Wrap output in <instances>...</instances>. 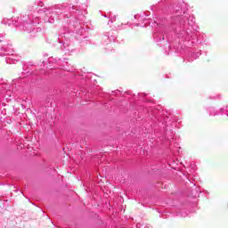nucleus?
Wrapping results in <instances>:
<instances>
[{
	"instance_id": "1",
	"label": "nucleus",
	"mask_w": 228,
	"mask_h": 228,
	"mask_svg": "<svg viewBox=\"0 0 228 228\" xmlns=\"http://www.w3.org/2000/svg\"><path fill=\"white\" fill-rule=\"evenodd\" d=\"M37 12H34V14L30 12L29 14H25L20 18H18L15 20L9 19L4 20V24L8 26H15L19 29H23V31H38V28H35L37 24H40V20H43L44 22H49L50 24H54V15L55 12L53 9L44 7V2L37 1L35 3Z\"/></svg>"
},
{
	"instance_id": "7",
	"label": "nucleus",
	"mask_w": 228,
	"mask_h": 228,
	"mask_svg": "<svg viewBox=\"0 0 228 228\" xmlns=\"http://www.w3.org/2000/svg\"><path fill=\"white\" fill-rule=\"evenodd\" d=\"M207 113L209 115V117H216V115H221L220 109L216 110L215 107H208L207 109Z\"/></svg>"
},
{
	"instance_id": "15",
	"label": "nucleus",
	"mask_w": 228,
	"mask_h": 228,
	"mask_svg": "<svg viewBox=\"0 0 228 228\" xmlns=\"http://www.w3.org/2000/svg\"><path fill=\"white\" fill-rule=\"evenodd\" d=\"M119 92H120V91H116V92H114V94H118Z\"/></svg>"
},
{
	"instance_id": "18",
	"label": "nucleus",
	"mask_w": 228,
	"mask_h": 228,
	"mask_svg": "<svg viewBox=\"0 0 228 228\" xmlns=\"http://www.w3.org/2000/svg\"><path fill=\"white\" fill-rule=\"evenodd\" d=\"M3 35L0 34V38H2Z\"/></svg>"
},
{
	"instance_id": "12",
	"label": "nucleus",
	"mask_w": 228,
	"mask_h": 228,
	"mask_svg": "<svg viewBox=\"0 0 228 228\" xmlns=\"http://www.w3.org/2000/svg\"><path fill=\"white\" fill-rule=\"evenodd\" d=\"M124 26H125L124 24H121V26H118V29H122V28H124Z\"/></svg>"
},
{
	"instance_id": "6",
	"label": "nucleus",
	"mask_w": 228,
	"mask_h": 228,
	"mask_svg": "<svg viewBox=\"0 0 228 228\" xmlns=\"http://www.w3.org/2000/svg\"><path fill=\"white\" fill-rule=\"evenodd\" d=\"M58 40L61 51H70V45L69 44V40L63 37L59 38Z\"/></svg>"
},
{
	"instance_id": "13",
	"label": "nucleus",
	"mask_w": 228,
	"mask_h": 228,
	"mask_svg": "<svg viewBox=\"0 0 228 228\" xmlns=\"http://www.w3.org/2000/svg\"><path fill=\"white\" fill-rule=\"evenodd\" d=\"M27 67H28V66H26V65L23 66V70H24V72H26Z\"/></svg>"
},
{
	"instance_id": "16",
	"label": "nucleus",
	"mask_w": 228,
	"mask_h": 228,
	"mask_svg": "<svg viewBox=\"0 0 228 228\" xmlns=\"http://www.w3.org/2000/svg\"><path fill=\"white\" fill-rule=\"evenodd\" d=\"M16 81H17V80H13V81H12V83H14V84H15V82H16Z\"/></svg>"
},
{
	"instance_id": "2",
	"label": "nucleus",
	"mask_w": 228,
	"mask_h": 228,
	"mask_svg": "<svg viewBox=\"0 0 228 228\" xmlns=\"http://www.w3.org/2000/svg\"><path fill=\"white\" fill-rule=\"evenodd\" d=\"M174 16L171 19V24L175 26V31L183 38L190 37L193 38L195 31L199 27L195 25V17L190 15L186 10H183L181 6L173 7Z\"/></svg>"
},
{
	"instance_id": "3",
	"label": "nucleus",
	"mask_w": 228,
	"mask_h": 228,
	"mask_svg": "<svg viewBox=\"0 0 228 228\" xmlns=\"http://www.w3.org/2000/svg\"><path fill=\"white\" fill-rule=\"evenodd\" d=\"M59 8L60 10H69V16H68L67 19H69V23L72 26H79V24L85 20V14H83V11H81L77 6L62 4Z\"/></svg>"
},
{
	"instance_id": "21",
	"label": "nucleus",
	"mask_w": 228,
	"mask_h": 228,
	"mask_svg": "<svg viewBox=\"0 0 228 228\" xmlns=\"http://www.w3.org/2000/svg\"><path fill=\"white\" fill-rule=\"evenodd\" d=\"M145 228H149V227L146 226Z\"/></svg>"
},
{
	"instance_id": "14",
	"label": "nucleus",
	"mask_w": 228,
	"mask_h": 228,
	"mask_svg": "<svg viewBox=\"0 0 228 228\" xmlns=\"http://www.w3.org/2000/svg\"><path fill=\"white\" fill-rule=\"evenodd\" d=\"M29 12H33V7L28 8Z\"/></svg>"
},
{
	"instance_id": "9",
	"label": "nucleus",
	"mask_w": 228,
	"mask_h": 228,
	"mask_svg": "<svg viewBox=\"0 0 228 228\" xmlns=\"http://www.w3.org/2000/svg\"><path fill=\"white\" fill-rule=\"evenodd\" d=\"M104 17H108L110 19L108 24H110V22L113 23V22H115V20H117V16L111 14V12L108 13L107 15H104Z\"/></svg>"
},
{
	"instance_id": "19",
	"label": "nucleus",
	"mask_w": 228,
	"mask_h": 228,
	"mask_svg": "<svg viewBox=\"0 0 228 228\" xmlns=\"http://www.w3.org/2000/svg\"><path fill=\"white\" fill-rule=\"evenodd\" d=\"M29 71H27L26 74H28Z\"/></svg>"
},
{
	"instance_id": "10",
	"label": "nucleus",
	"mask_w": 228,
	"mask_h": 228,
	"mask_svg": "<svg viewBox=\"0 0 228 228\" xmlns=\"http://www.w3.org/2000/svg\"><path fill=\"white\" fill-rule=\"evenodd\" d=\"M220 115H226L228 117V105L220 109Z\"/></svg>"
},
{
	"instance_id": "20",
	"label": "nucleus",
	"mask_w": 228,
	"mask_h": 228,
	"mask_svg": "<svg viewBox=\"0 0 228 228\" xmlns=\"http://www.w3.org/2000/svg\"><path fill=\"white\" fill-rule=\"evenodd\" d=\"M134 19H136V15H134Z\"/></svg>"
},
{
	"instance_id": "8",
	"label": "nucleus",
	"mask_w": 228,
	"mask_h": 228,
	"mask_svg": "<svg viewBox=\"0 0 228 228\" xmlns=\"http://www.w3.org/2000/svg\"><path fill=\"white\" fill-rule=\"evenodd\" d=\"M104 40H110V42H115L117 40V34L109 32L104 36Z\"/></svg>"
},
{
	"instance_id": "5",
	"label": "nucleus",
	"mask_w": 228,
	"mask_h": 228,
	"mask_svg": "<svg viewBox=\"0 0 228 228\" xmlns=\"http://www.w3.org/2000/svg\"><path fill=\"white\" fill-rule=\"evenodd\" d=\"M153 38L158 45L164 47L167 51L170 50V43L168 42V38L167 37V32H165V27L159 26L155 29L153 33Z\"/></svg>"
},
{
	"instance_id": "4",
	"label": "nucleus",
	"mask_w": 228,
	"mask_h": 228,
	"mask_svg": "<svg viewBox=\"0 0 228 228\" xmlns=\"http://www.w3.org/2000/svg\"><path fill=\"white\" fill-rule=\"evenodd\" d=\"M0 56H8L5 59L6 63H16L20 60L19 56L13 54V48L10 41L0 39Z\"/></svg>"
},
{
	"instance_id": "11",
	"label": "nucleus",
	"mask_w": 228,
	"mask_h": 228,
	"mask_svg": "<svg viewBox=\"0 0 228 228\" xmlns=\"http://www.w3.org/2000/svg\"><path fill=\"white\" fill-rule=\"evenodd\" d=\"M48 61L49 63H54L56 61L53 58H49Z\"/></svg>"
},
{
	"instance_id": "17",
	"label": "nucleus",
	"mask_w": 228,
	"mask_h": 228,
	"mask_svg": "<svg viewBox=\"0 0 228 228\" xmlns=\"http://www.w3.org/2000/svg\"><path fill=\"white\" fill-rule=\"evenodd\" d=\"M135 26H140V24H139V23H137Z\"/></svg>"
}]
</instances>
